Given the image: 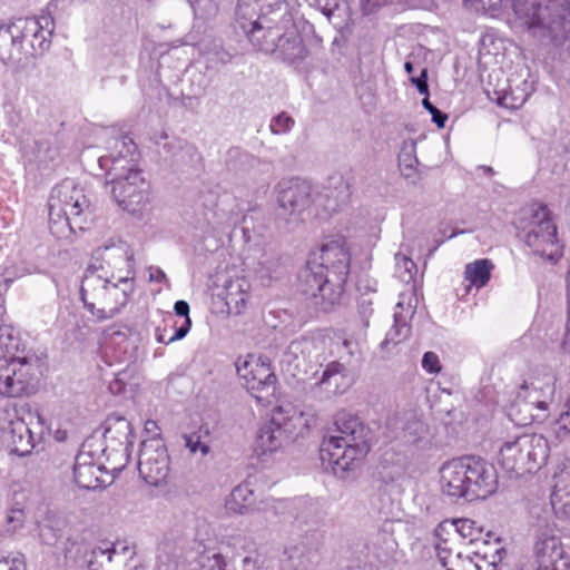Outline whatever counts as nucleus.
Instances as JSON below:
<instances>
[{"mask_svg":"<svg viewBox=\"0 0 570 570\" xmlns=\"http://www.w3.org/2000/svg\"><path fill=\"white\" fill-rule=\"evenodd\" d=\"M464 6L481 14L495 16L501 8L502 0H463Z\"/></svg>","mask_w":570,"mask_h":570,"instance_id":"obj_38","label":"nucleus"},{"mask_svg":"<svg viewBox=\"0 0 570 570\" xmlns=\"http://www.w3.org/2000/svg\"><path fill=\"white\" fill-rule=\"evenodd\" d=\"M531 403L535 404L538 409L546 411L548 409L547 401H530Z\"/></svg>","mask_w":570,"mask_h":570,"instance_id":"obj_62","label":"nucleus"},{"mask_svg":"<svg viewBox=\"0 0 570 570\" xmlns=\"http://www.w3.org/2000/svg\"><path fill=\"white\" fill-rule=\"evenodd\" d=\"M203 0H190L191 6H197L199 9H206L208 12L215 11L217 9L216 4H212V0L208 1L207 6L202 4Z\"/></svg>","mask_w":570,"mask_h":570,"instance_id":"obj_60","label":"nucleus"},{"mask_svg":"<svg viewBox=\"0 0 570 570\" xmlns=\"http://www.w3.org/2000/svg\"><path fill=\"white\" fill-rule=\"evenodd\" d=\"M505 556L507 550L503 547H498L491 554L485 552L482 557V561L487 564L488 568H490L489 570H498L499 564L502 563Z\"/></svg>","mask_w":570,"mask_h":570,"instance_id":"obj_44","label":"nucleus"},{"mask_svg":"<svg viewBox=\"0 0 570 570\" xmlns=\"http://www.w3.org/2000/svg\"><path fill=\"white\" fill-rule=\"evenodd\" d=\"M443 494L469 502L484 500L498 490V473L492 463L474 455L445 462L440 469Z\"/></svg>","mask_w":570,"mask_h":570,"instance_id":"obj_5","label":"nucleus"},{"mask_svg":"<svg viewBox=\"0 0 570 570\" xmlns=\"http://www.w3.org/2000/svg\"><path fill=\"white\" fill-rule=\"evenodd\" d=\"M404 70L406 73L411 75L414 71V65L411 61H405Z\"/></svg>","mask_w":570,"mask_h":570,"instance_id":"obj_63","label":"nucleus"},{"mask_svg":"<svg viewBox=\"0 0 570 570\" xmlns=\"http://www.w3.org/2000/svg\"><path fill=\"white\" fill-rule=\"evenodd\" d=\"M23 28L20 19L17 22L0 27V60L4 65H14L23 56Z\"/></svg>","mask_w":570,"mask_h":570,"instance_id":"obj_21","label":"nucleus"},{"mask_svg":"<svg viewBox=\"0 0 570 570\" xmlns=\"http://www.w3.org/2000/svg\"><path fill=\"white\" fill-rule=\"evenodd\" d=\"M8 524H12V529L17 530L23 524V511L20 509L11 510L7 515Z\"/></svg>","mask_w":570,"mask_h":570,"instance_id":"obj_50","label":"nucleus"},{"mask_svg":"<svg viewBox=\"0 0 570 570\" xmlns=\"http://www.w3.org/2000/svg\"><path fill=\"white\" fill-rule=\"evenodd\" d=\"M0 567L4 568L2 570H24L26 563L20 558H13L11 562L7 559H0Z\"/></svg>","mask_w":570,"mask_h":570,"instance_id":"obj_52","label":"nucleus"},{"mask_svg":"<svg viewBox=\"0 0 570 570\" xmlns=\"http://www.w3.org/2000/svg\"><path fill=\"white\" fill-rule=\"evenodd\" d=\"M351 255L343 243L324 244L298 274V292L327 311L343 295L350 274Z\"/></svg>","mask_w":570,"mask_h":570,"instance_id":"obj_1","label":"nucleus"},{"mask_svg":"<svg viewBox=\"0 0 570 570\" xmlns=\"http://www.w3.org/2000/svg\"><path fill=\"white\" fill-rule=\"evenodd\" d=\"M258 360H254V357L252 355H248L247 357H242L239 356L236 362H235V367H236V372H237V375L245 380V385L247 384L249 377H250V374H252V368L255 367V363H257Z\"/></svg>","mask_w":570,"mask_h":570,"instance_id":"obj_40","label":"nucleus"},{"mask_svg":"<svg viewBox=\"0 0 570 570\" xmlns=\"http://www.w3.org/2000/svg\"><path fill=\"white\" fill-rule=\"evenodd\" d=\"M411 327L407 325L405 318L395 313L394 325L390 328L384 341L381 343L382 348H387L390 344L397 345L409 337Z\"/></svg>","mask_w":570,"mask_h":570,"instance_id":"obj_34","label":"nucleus"},{"mask_svg":"<svg viewBox=\"0 0 570 570\" xmlns=\"http://www.w3.org/2000/svg\"><path fill=\"white\" fill-rule=\"evenodd\" d=\"M8 442L11 446V453L19 456L29 455L36 446L35 435L23 420L10 422Z\"/></svg>","mask_w":570,"mask_h":570,"instance_id":"obj_24","label":"nucleus"},{"mask_svg":"<svg viewBox=\"0 0 570 570\" xmlns=\"http://www.w3.org/2000/svg\"><path fill=\"white\" fill-rule=\"evenodd\" d=\"M492 268L493 264L490 259H476L465 266L464 275L472 285L480 288L490 281Z\"/></svg>","mask_w":570,"mask_h":570,"instance_id":"obj_29","label":"nucleus"},{"mask_svg":"<svg viewBox=\"0 0 570 570\" xmlns=\"http://www.w3.org/2000/svg\"><path fill=\"white\" fill-rule=\"evenodd\" d=\"M167 134L165 131H161L159 134H155L154 137H153V140L156 145H159L161 140H166L167 139Z\"/></svg>","mask_w":570,"mask_h":570,"instance_id":"obj_61","label":"nucleus"},{"mask_svg":"<svg viewBox=\"0 0 570 570\" xmlns=\"http://www.w3.org/2000/svg\"><path fill=\"white\" fill-rule=\"evenodd\" d=\"M548 456L547 441L537 434H522L500 448L499 462L510 472L523 473L539 469Z\"/></svg>","mask_w":570,"mask_h":570,"instance_id":"obj_9","label":"nucleus"},{"mask_svg":"<svg viewBox=\"0 0 570 570\" xmlns=\"http://www.w3.org/2000/svg\"><path fill=\"white\" fill-rule=\"evenodd\" d=\"M115 549L95 547L87 559L88 570H99L105 563H110Z\"/></svg>","mask_w":570,"mask_h":570,"instance_id":"obj_36","label":"nucleus"},{"mask_svg":"<svg viewBox=\"0 0 570 570\" xmlns=\"http://www.w3.org/2000/svg\"><path fill=\"white\" fill-rule=\"evenodd\" d=\"M415 153L416 144L414 140L403 141L399 154V167L405 177H411L415 171V166L419 163Z\"/></svg>","mask_w":570,"mask_h":570,"instance_id":"obj_32","label":"nucleus"},{"mask_svg":"<svg viewBox=\"0 0 570 570\" xmlns=\"http://www.w3.org/2000/svg\"><path fill=\"white\" fill-rule=\"evenodd\" d=\"M456 559L458 562L461 563L462 570H482L483 568L482 564L474 561V559L469 556L463 558L461 553H458Z\"/></svg>","mask_w":570,"mask_h":570,"instance_id":"obj_51","label":"nucleus"},{"mask_svg":"<svg viewBox=\"0 0 570 570\" xmlns=\"http://www.w3.org/2000/svg\"><path fill=\"white\" fill-rule=\"evenodd\" d=\"M436 558L445 570H456L453 566L449 567L451 560V550L445 546V542L435 546Z\"/></svg>","mask_w":570,"mask_h":570,"instance_id":"obj_49","label":"nucleus"},{"mask_svg":"<svg viewBox=\"0 0 570 570\" xmlns=\"http://www.w3.org/2000/svg\"><path fill=\"white\" fill-rule=\"evenodd\" d=\"M159 430L157 422L154 420H147L145 423V431L151 433V438H160L157 431Z\"/></svg>","mask_w":570,"mask_h":570,"instance_id":"obj_56","label":"nucleus"},{"mask_svg":"<svg viewBox=\"0 0 570 570\" xmlns=\"http://www.w3.org/2000/svg\"><path fill=\"white\" fill-rule=\"evenodd\" d=\"M389 0H362L370 11L385 4Z\"/></svg>","mask_w":570,"mask_h":570,"instance_id":"obj_59","label":"nucleus"},{"mask_svg":"<svg viewBox=\"0 0 570 570\" xmlns=\"http://www.w3.org/2000/svg\"><path fill=\"white\" fill-rule=\"evenodd\" d=\"M551 505L556 514L570 519V471L554 475Z\"/></svg>","mask_w":570,"mask_h":570,"instance_id":"obj_25","label":"nucleus"},{"mask_svg":"<svg viewBox=\"0 0 570 570\" xmlns=\"http://www.w3.org/2000/svg\"><path fill=\"white\" fill-rule=\"evenodd\" d=\"M106 473V468L97 464L89 452L80 451L76 456L73 464L75 483L85 490H96L105 487L106 481L101 475Z\"/></svg>","mask_w":570,"mask_h":570,"instance_id":"obj_20","label":"nucleus"},{"mask_svg":"<svg viewBox=\"0 0 570 570\" xmlns=\"http://www.w3.org/2000/svg\"><path fill=\"white\" fill-rule=\"evenodd\" d=\"M149 278L150 281H155L158 283H161L167 279L166 274L160 268H156L155 272H151Z\"/></svg>","mask_w":570,"mask_h":570,"instance_id":"obj_57","label":"nucleus"},{"mask_svg":"<svg viewBox=\"0 0 570 570\" xmlns=\"http://www.w3.org/2000/svg\"><path fill=\"white\" fill-rule=\"evenodd\" d=\"M422 367L430 374L441 371L439 356L434 352H425L422 357Z\"/></svg>","mask_w":570,"mask_h":570,"instance_id":"obj_47","label":"nucleus"},{"mask_svg":"<svg viewBox=\"0 0 570 570\" xmlns=\"http://www.w3.org/2000/svg\"><path fill=\"white\" fill-rule=\"evenodd\" d=\"M107 149L108 153L98 159L100 168L106 170V176L137 168L138 147L128 135L110 138Z\"/></svg>","mask_w":570,"mask_h":570,"instance_id":"obj_15","label":"nucleus"},{"mask_svg":"<svg viewBox=\"0 0 570 570\" xmlns=\"http://www.w3.org/2000/svg\"><path fill=\"white\" fill-rule=\"evenodd\" d=\"M104 439L106 442L124 446V450L127 451L129 446H132L135 439L131 423L122 416H108Z\"/></svg>","mask_w":570,"mask_h":570,"instance_id":"obj_23","label":"nucleus"},{"mask_svg":"<svg viewBox=\"0 0 570 570\" xmlns=\"http://www.w3.org/2000/svg\"><path fill=\"white\" fill-rule=\"evenodd\" d=\"M556 375L551 371L544 370L542 380L532 377L530 381H523L520 386V391L518 392V397L528 400L529 395H527L525 392L529 390H533L534 392L541 391L542 393L552 396L556 391Z\"/></svg>","mask_w":570,"mask_h":570,"instance_id":"obj_30","label":"nucleus"},{"mask_svg":"<svg viewBox=\"0 0 570 570\" xmlns=\"http://www.w3.org/2000/svg\"><path fill=\"white\" fill-rule=\"evenodd\" d=\"M311 7L320 10L325 17L331 19L336 10L340 9L343 0H306Z\"/></svg>","mask_w":570,"mask_h":570,"instance_id":"obj_39","label":"nucleus"},{"mask_svg":"<svg viewBox=\"0 0 570 570\" xmlns=\"http://www.w3.org/2000/svg\"><path fill=\"white\" fill-rule=\"evenodd\" d=\"M295 126V119L286 111L272 117L269 121V130L273 135H286Z\"/></svg>","mask_w":570,"mask_h":570,"instance_id":"obj_37","label":"nucleus"},{"mask_svg":"<svg viewBox=\"0 0 570 570\" xmlns=\"http://www.w3.org/2000/svg\"><path fill=\"white\" fill-rule=\"evenodd\" d=\"M423 108L430 112L432 117V121L436 125L438 128H444L445 122L448 121V115L436 108L429 99V97H424L422 99Z\"/></svg>","mask_w":570,"mask_h":570,"instance_id":"obj_42","label":"nucleus"},{"mask_svg":"<svg viewBox=\"0 0 570 570\" xmlns=\"http://www.w3.org/2000/svg\"><path fill=\"white\" fill-rule=\"evenodd\" d=\"M512 9L542 45L560 48L570 41V0H512Z\"/></svg>","mask_w":570,"mask_h":570,"instance_id":"obj_6","label":"nucleus"},{"mask_svg":"<svg viewBox=\"0 0 570 570\" xmlns=\"http://www.w3.org/2000/svg\"><path fill=\"white\" fill-rule=\"evenodd\" d=\"M135 289L134 271L128 269L127 276H108L101 265H89L81 279L80 298L92 316L106 321L118 315L127 306Z\"/></svg>","mask_w":570,"mask_h":570,"instance_id":"obj_3","label":"nucleus"},{"mask_svg":"<svg viewBox=\"0 0 570 570\" xmlns=\"http://www.w3.org/2000/svg\"><path fill=\"white\" fill-rule=\"evenodd\" d=\"M537 570H562L567 566L562 544L552 525L540 524L535 530L533 546Z\"/></svg>","mask_w":570,"mask_h":570,"instance_id":"obj_14","label":"nucleus"},{"mask_svg":"<svg viewBox=\"0 0 570 570\" xmlns=\"http://www.w3.org/2000/svg\"><path fill=\"white\" fill-rule=\"evenodd\" d=\"M126 383L125 381L117 375L110 383H109V390L112 394L118 395L121 394L125 391Z\"/></svg>","mask_w":570,"mask_h":570,"instance_id":"obj_54","label":"nucleus"},{"mask_svg":"<svg viewBox=\"0 0 570 570\" xmlns=\"http://www.w3.org/2000/svg\"><path fill=\"white\" fill-rule=\"evenodd\" d=\"M30 357L40 358L36 351L28 345L20 333L11 325L0 326V363L27 362Z\"/></svg>","mask_w":570,"mask_h":570,"instance_id":"obj_17","label":"nucleus"},{"mask_svg":"<svg viewBox=\"0 0 570 570\" xmlns=\"http://www.w3.org/2000/svg\"><path fill=\"white\" fill-rule=\"evenodd\" d=\"M281 267L279 257L272 254H263L262 258L257 263L256 274L263 285L269 284V282L277 276Z\"/></svg>","mask_w":570,"mask_h":570,"instance_id":"obj_33","label":"nucleus"},{"mask_svg":"<svg viewBox=\"0 0 570 570\" xmlns=\"http://www.w3.org/2000/svg\"><path fill=\"white\" fill-rule=\"evenodd\" d=\"M277 203L284 214H301L313 203L312 186L301 179L281 181L277 187Z\"/></svg>","mask_w":570,"mask_h":570,"instance_id":"obj_16","label":"nucleus"},{"mask_svg":"<svg viewBox=\"0 0 570 570\" xmlns=\"http://www.w3.org/2000/svg\"><path fill=\"white\" fill-rule=\"evenodd\" d=\"M321 384L324 385L330 393H343L350 384L345 374V366L338 362L330 363L323 371Z\"/></svg>","mask_w":570,"mask_h":570,"instance_id":"obj_28","label":"nucleus"},{"mask_svg":"<svg viewBox=\"0 0 570 570\" xmlns=\"http://www.w3.org/2000/svg\"><path fill=\"white\" fill-rule=\"evenodd\" d=\"M336 435L324 436L320 459L340 478L353 469L354 463L366 456L371 450V430L355 414L338 412L334 417Z\"/></svg>","mask_w":570,"mask_h":570,"instance_id":"obj_2","label":"nucleus"},{"mask_svg":"<svg viewBox=\"0 0 570 570\" xmlns=\"http://www.w3.org/2000/svg\"><path fill=\"white\" fill-rule=\"evenodd\" d=\"M185 439V446L191 452L196 453L197 451H200L203 455L208 454L209 452V445L206 443H203L200 441V436L196 433L190 435H184Z\"/></svg>","mask_w":570,"mask_h":570,"instance_id":"obj_45","label":"nucleus"},{"mask_svg":"<svg viewBox=\"0 0 570 570\" xmlns=\"http://www.w3.org/2000/svg\"><path fill=\"white\" fill-rule=\"evenodd\" d=\"M557 434L559 438L570 433V391L564 403V410L560 413L556 421Z\"/></svg>","mask_w":570,"mask_h":570,"instance_id":"obj_41","label":"nucleus"},{"mask_svg":"<svg viewBox=\"0 0 570 570\" xmlns=\"http://www.w3.org/2000/svg\"><path fill=\"white\" fill-rule=\"evenodd\" d=\"M567 296H568V306H569V314H570V269H569V273H568Z\"/></svg>","mask_w":570,"mask_h":570,"instance_id":"obj_64","label":"nucleus"},{"mask_svg":"<svg viewBox=\"0 0 570 570\" xmlns=\"http://www.w3.org/2000/svg\"><path fill=\"white\" fill-rule=\"evenodd\" d=\"M357 309L358 314L363 320L364 326H368V318L372 316L374 312L372 295L362 294L357 301Z\"/></svg>","mask_w":570,"mask_h":570,"instance_id":"obj_43","label":"nucleus"},{"mask_svg":"<svg viewBox=\"0 0 570 570\" xmlns=\"http://www.w3.org/2000/svg\"><path fill=\"white\" fill-rule=\"evenodd\" d=\"M164 323H165L164 327H161V326L156 327L155 338L158 343L168 345V344L175 342L176 340H173V336H170L169 338L166 337L167 326H170L176 330L177 323L174 320V316L170 314L167 316V318L164 321Z\"/></svg>","mask_w":570,"mask_h":570,"instance_id":"obj_46","label":"nucleus"},{"mask_svg":"<svg viewBox=\"0 0 570 570\" xmlns=\"http://www.w3.org/2000/svg\"><path fill=\"white\" fill-rule=\"evenodd\" d=\"M474 522L469 519H462L456 522L458 531L462 537H471Z\"/></svg>","mask_w":570,"mask_h":570,"instance_id":"obj_53","label":"nucleus"},{"mask_svg":"<svg viewBox=\"0 0 570 570\" xmlns=\"http://www.w3.org/2000/svg\"><path fill=\"white\" fill-rule=\"evenodd\" d=\"M410 81L421 95L429 97V71L423 68L417 77H411Z\"/></svg>","mask_w":570,"mask_h":570,"instance_id":"obj_48","label":"nucleus"},{"mask_svg":"<svg viewBox=\"0 0 570 570\" xmlns=\"http://www.w3.org/2000/svg\"><path fill=\"white\" fill-rule=\"evenodd\" d=\"M236 22L256 50L272 55L292 14L284 0H238Z\"/></svg>","mask_w":570,"mask_h":570,"instance_id":"obj_4","label":"nucleus"},{"mask_svg":"<svg viewBox=\"0 0 570 570\" xmlns=\"http://www.w3.org/2000/svg\"><path fill=\"white\" fill-rule=\"evenodd\" d=\"M31 153L35 161L39 164L53 161L59 156V148L56 144V138L43 137L36 139L33 141Z\"/></svg>","mask_w":570,"mask_h":570,"instance_id":"obj_31","label":"nucleus"},{"mask_svg":"<svg viewBox=\"0 0 570 570\" xmlns=\"http://www.w3.org/2000/svg\"><path fill=\"white\" fill-rule=\"evenodd\" d=\"M277 377L272 372L269 364L264 361L255 363L250 377L245 385L250 394L262 403H269L276 391Z\"/></svg>","mask_w":570,"mask_h":570,"instance_id":"obj_22","label":"nucleus"},{"mask_svg":"<svg viewBox=\"0 0 570 570\" xmlns=\"http://www.w3.org/2000/svg\"><path fill=\"white\" fill-rule=\"evenodd\" d=\"M23 28V39L29 40L32 55H43L50 49L55 31V20L51 14H41L37 19H20Z\"/></svg>","mask_w":570,"mask_h":570,"instance_id":"obj_18","label":"nucleus"},{"mask_svg":"<svg viewBox=\"0 0 570 570\" xmlns=\"http://www.w3.org/2000/svg\"><path fill=\"white\" fill-rule=\"evenodd\" d=\"M140 478L148 484L158 487L169 473V455L161 438H149L140 444L138 456Z\"/></svg>","mask_w":570,"mask_h":570,"instance_id":"obj_12","label":"nucleus"},{"mask_svg":"<svg viewBox=\"0 0 570 570\" xmlns=\"http://www.w3.org/2000/svg\"><path fill=\"white\" fill-rule=\"evenodd\" d=\"M294 416L295 414L286 416L283 407L276 410L272 419L261 426L255 441V452L264 455L277 451L295 429Z\"/></svg>","mask_w":570,"mask_h":570,"instance_id":"obj_13","label":"nucleus"},{"mask_svg":"<svg viewBox=\"0 0 570 570\" xmlns=\"http://www.w3.org/2000/svg\"><path fill=\"white\" fill-rule=\"evenodd\" d=\"M515 228L517 236L524 240L533 254L552 263H557L563 255L557 226L547 205L532 204L523 210Z\"/></svg>","mask_w":570,"mask_h":570,"instance_id":"obj_8","label":"nucleus"},{"mask_svg":"<svg viewBox=\"0 0 570 570\" xmlns=\"http://www.w3.org/2000/svg\"><path fill=\"white\" fill-rule=\"evenodd\" d=\"M245 286H247L246 282L240 279L232 281L225 286L224 299L228 313L238 315L245 309L249 298Z\"/></svg>","mask_w":570,"mask_h":570,"instance_id":"obj_27","label":"nucleus"},{"mask_svg":"<svg viewBox=\"0 0 570 570\" xmlns=\"http://www.w3.org/2000/svg\"><path fill=\"white\" fill-rule=\"evenodd\" d=\"M189 304L186 301L179 299L174 305L175 314L184 317V322L180 326L176 327V331L173 335V340H181L184 338L191 327V320L189 317Z\"/></svg>","mask_w":570,"mask_h":570,"instance_id":"obj_35","label":"nucleus"},{"mask_svg":"<svg viewBox=\"0 0 570 570\" xmlns=\"http://www.w3.org/2000/svg\"><path fill=\"white\" fill-rule=\"evenodd\" d=\"M272 55L288 65L301 63L308 56V50L293 19L292 24L288 23V27L285 26L282 31L277 49Z\"/></svg>","mask_w":570,"mask_h":570,"instance_id":"obj_19","label":"nucleus"},{"mask_svg":"<svg viewBox=\"0 0 570 570\" xmlns=\"http://www.w3.org/2000/svg\"><path fill=\"white\" fill-rule=\"evenodd\" d=\"M256 497L248 482L235 487L227 497L225 508L228 512L235 514L249 513L255 504Z\"/></svg>","mask_w":570,"mask_h":570,"instance_id":"obj_26","label":"nucleus"},{"mask_svg":"<svg viewBox=\"0 0 570 570\" xmlns=\"http://www.w3.org/2000/svg\"><path fill=\"white\" fill-rule=\"evenodd\" d=\"M226 563L224 558L220 554H215L213 558V564L209 570H226Z\"/></svg>","mask_w":570,"mask_h":570,"instance_id":"obj_55","label":"nucleus"},{"mask_svg":"<svg viewBox=\"0 0 570 570\" xmlns=\"http://www.w3.org/2000/svg\"><path fill=\"white\" fill-rule=\"evenodd\" d=\"M91 203L83 189L73 181L66 180L55 187L49 199L50 230L57 237H65L66 229L75 233L83 230L92 215Z\"/></svg>","mask_w":570,"mask_h":570,"instance_id":"obj_7","label":"nucleus"},{"mask_svg":"<svg viewBox=\"0 0 570 570\" xmlns=\"http://www.w3.org/2000/svg\"><path fill=\"white\" fill-rule=\"evenodd\" d=\"M507 99H508V95H504L501 99H499V105H502L508 108H518L524 104V101L527 100V97L521 98L519 104H517V102L508 104Z\"/></svg>","mask_w":570,"mask_h":570,"instance_id":"obj_58","label":"nucleus"},{"mask_svg":"<svg viewBox=\"0 0 570 570\" xmlns=\"http://www.w3.org/2000/svg\"><path fill=\"white\" fill-rule=\"evenodd\" d=\"M110 194L119 207L140 214L150 202V184L139 168L107 175Z\"/></svg>","mask_w":570,"mask_h":570,"instance_id":"obj_10","label":"nucleus"},{"mask_svg":"<svg viewBox=\"0 0 570 570\" xmlns=\"http://www.w3.org/2000/svg\"><path fill=\"white\" fill-rule=\"evenodd\" d=\"M40 368L41 358L30 357L20 364L0 363V395L21 397L33 393Z\"/></svg>","mask_w":570,"mask_h":570,"instance_id":"obj_11","label":"nucleus"}]
</instances>
